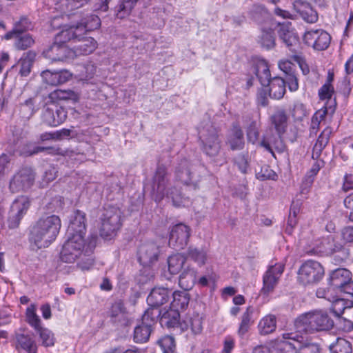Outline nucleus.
I'll return each instance as SVG.
<instances>
[{"label": "nucleus", "mask_w": 353, "mask_h": 353, "mask_svg": "<svg viewBox=\"0 0 353 353\" xmlns=\"http://www.w3.org/2000/svg\"><path fill=\"white\" fill-rule=\"evenodd\" d=\"M353 303L351 301L344 299H337L332 302V310L338 317L341 316L345 309L352 307Z\"/></svg>", "instance_id": "52"}, {"label": "nucleus", "mask_w": 353, "mask_h": 353, "mask_svg": "<svg viewBox=\"0 0 353 353\" xmlns=\"http://www.w3.org/2000/svg\"><path fill=\"white\" fill-rule=\"evenodd\" d=\"M294 67V64L288 60H281L279 62V68L285 74V76L295 72Z\"/></svg>", "instance_id": "61"}, {"label": "nucleus", "mask_w": 353, "mask_h": 353, "mask_svg": "<svg viewBox=\"0 0 353 353\" xmlns=\"http://www.w3.org/2000/svg\"><path fill=\"white\" fill-rule=\"evenodd\" d=\"M253 313V308L248 307L245 312L243 314L241 321L238 330V333L240 336H243L249 330L252 324V315Z\"/></svg>", "instance_id": "50"}, {"label": "nucleus", "mask_w": 353, "mask_h": 353, "mask_svg": "<svg viewBox=\"0 0 353 353\" xmlns=\"http://www.w3.org/2000/svg\"><path fill=\"white\" fill-rule=\"evenodd\" d=\"M152 327L143 323L137 325L134 330V341L136 343H145L148 341Z\"/></svg>", "instance_id": "38"}, {"label": "nucleus", "mask_w": 353, "mask_h": 353, "mask_svg": "<svg viewBox=\"0 0 353 353\" xmlns=\"http://www.w3.org/2000/svg\"><path fill=\"white\" fill-rule=\"evenodd\" d=\"M294 9L307 23H313L317 21V12L311 7L310 3L296 0L293 3Z\"/></svg>", "instance_id": "20"}, {"label": "nucleus", "mask_w": 353, "mask_h": 353, "mask_svg": "<svg viewBox=\"0 0 353 353\" xmlns=\"http://www.w3.org/2000/svg\"><path fill=\"white\" fill-rule=\"evenodd\" d=\"M36 306L34 304L30 305L26 312L27 322L36 330L41 328V320L36 313Z\"/></svg>", "instance_id": "53"}, {"label": "nucleus", "mask_w": 353, "mask_h": 353, "mask_svg": "<svg viewBox=\"0 0 353 353\" xmlns=\"http://www.w3.org/2000/svg\"><path fill=\"white\" fill-rule=\"evenodd\" d=\"M258 327L261 334L265 335L273 332L276 327L275 316L273 315L265 316L260 321Z\"/></svg>", "instance_id": "40"}, {"label": "nucleus", "mask_w": 353, "mask_h": 353, "mask_svg": "<svg viewBox=\"0 0 353 353\" xmlns=\"http://www.w3.org/2000/svg\"><path fill=\"white\" fill-rule=\"evenodd\" d=\"M331 353H352V346L345 339L338 338L334 343L330 346Z\"/></svg>", "instance_id": "45"}, {"label": "nucleus", "mask_w": 353, "mask_h": 353, "mask_svg": "<svg viewBox=\"0 0 353 353\" xmlns=\"http://www.w3.org/2000/svg\"><path fill=\"white\" fill-rule=\"evenodd\" d=\"M30 203L28 196H21L13 201L10 208L23 217L30 206Z\"/></svg>", "instance_id": "41"}, {"label": "nucleus", "mask_w": 353, "mask_h": 353, "mask_svg": "<svg viewBox=\"0 0 353 353\" xmlns=\"http://www.w3.org/2000/svg\"><path fill=\"white\" fill-rule=\"evenodd\" d=\"M180 321V314L177 309L170 307L169 310L161 313L160 323L162 326L168 328L177 327Z\"/></svg>", "instance_id": "27"}, {"label": "nucleus", "mask_w": 353, "mask_h": 353, "mask_svg": "<svg viewBox=\"0 0 353 353\" xmlns=\"http://www.w3.org/2000/svg\"><path fill=\"white\" fill-rule=\"evenodd\" d=\"M100 26L101 19L97 15H88L75 25L64 26L57 39L59 41H70L71 39L82 38L83 34L97 30Z\"/></svg>", "instance_id": "3"}, {"label": "nucleus", "mask_w": 353, "mask_h": 353, "mask_svg": "<svg viewBox=\"0 0 353 353\" xmlns=\"http://www.w3.org/2000/svg\"><path fill=\"white\" fill-rule=\"evenodd\" d=\"M30 55L31 54L29 53L25 57H21L18 63L19 65L20 66L19 73L21 74V76L26 77L30 72L32 66V60L30 57Z\"/></svg>", "instance_id": "57"}, {"label": "nucleus", "mask_w": 353, "mask_h": 353, "mask_svg": "<svg viewBox=\"0 0 353 353\" xmlns=\"http://www.w3.org/2000/svg\"><path fill=\"white\" fill-rule=\"evenodd\" d=\"M158 254L159 248L153 242L143 243L138 251L139 260L144 265H150L157 261Z\"/></svg>", "instance_id": "16"}, {"label": "nucleus", "mask_w": 353, "mask_h": 353, "mask_svg": "<svg viewBox=\"0 0 353 353\" xmlns=\"http://www.w3.org/2000/svg\"><path fill=\"white\" fill-rule=\"evenodd\" d=\"M168 181L167 179V171L164 166H159L154 176L152 184V192L156 201H160L164 196H170L173 203L176 206L183 205L180 193H174L172 190L168 188Z\"/></svg>", "instance_id": "4"}, {"label": "nucleus", "mask_w": 353, "mask_h": 353, "mask_svg": "<svg viewBox=\"0 0 353 353\" xmlns=\"http://www.w3.org/2000/svg\"><path fill=\"white\" fill-rule=\"evenodd\" d=\"M85 236L68 234V239L63 245L60 257L65 263H73L85 250Z\"/></svg>", "instance_id": "6"}, {"label": "nucleus", "mask_w": 353, "mask_h": 353, "mask_svg": "<svg viewBox=\"0 0 353 353\" xmlns=\"http://www.w3.org/2000/svg\"><path fill=\"white\" fill-rule=\"evenodd\" d=\"M304 43L314 50H325L330 43L331 37L322 29H311L305 32L303 35Z\"/></svg>", "instance_id": "10"}, {"label": "nucleus", "mask_w": 353, "mask_h": 353, "mask_svg": "<svg viewBox=\"0 0 353 353\" xmlns=\"http://www.w3.org/2000/svg\"><path fill=\"white\" fill-rule=\"evenodd\" d=\"M294 326L297 332H313L332 329L334 321L326 311L314 310L299 316Z\"/></svg>", "instance_id": "2"}, {"label": "nucleus", "mask_w": 353, "mask_h": 353, "mask_svg": "<svg viewBox=\"0 0 353 353\" xmlns=\"http://www.w3.org/2000/svg\"><path fill=\"white\" fill-rule=\"evenodd\" d=\"M228 143L232 150H240L243 148V133L241 128L237 123H234L232 125V128L228 139Z\"/></svg>", "instance_id": "24"}, {"label": "nucleus", "mask_w": 353, "mask_h": 353, "mask_svg": "<svg viewBox=\"0 0 353 353\" xmlns=\"http://www.w3.org/2000/svg\"><path fill=\"white\" fill-rule=\"evenodd\" d=\"M284 80L285 81V84L287 83L288 85V88L290 91L293 92L298 90L299 83L295 72L285 76V79Z\"/></svg>", "instance_id": "63"}, {"label": "nucleus", "mask_w": 353, "mask_h": 353, "mask_svg": "<svg viewBox=\"0 0 353 353\" xmlns=\"http://www.w3.org/2000/svg\"><path fill=\"white\" fill-rule=\"evenodd\" d=\"M163 353H175L174 339L171 336H165L158 341Z\"/></svg>", "instance_id": "55"}, {"label": "nucleus", "mask_w": 353, "mask_h": 353, "mask_svg": "<svg viewBox=\"0 0 353 353\" xmlns=\"http://www.w3.org/2000/svg\"><path fill=\"white\" fill-rule=\"evenodd\" d=\"M160 316H161V311L158 307H151L148 308L142 316L141 322L153 327Z\"/></svg>", "instance_id": "48"}, {"label": "nucleus", "mask_w": 353, "mask_h": 353, "mask_svg": "<svg viewBox=\"0 0 353 353\" xmlns=\"http://www.w3.org/2000/svg\"><path fill=\"white\" fill-rule=\"evenodd\" d=\"M86 232V214L77 210L71 215L68 229V234H81L85 236Z\"/></svg>", "instance_id": "15"}, {"label": "nucleus", "mask_w": 353, "mask_h": 353, "mask_svg": "<svg viewBox=\"0 0 353 353\" xmlns=\"http://www.w3.org/2000/svg\"><path fill=\"white\" fill-rule=\"evenodd\" d=\"M292 59L299 64L303 74L305 75L310 72V68L305 63V59L301 56L299 54H294L292 56Z\"/></svg>", "instance_id": "64"}, {"label": "nucleus", "mask_w": 353, "mask_h": 353, "mask_svg": "<svg viewBox=\"0 0 353 353\" xmlns=\"http://www.w3.org/2000/svg\"><path fill=\"white\" fill-rule=\"evenodd\" d=\"M255 74L263 86H267L271 81L268 63L264 59H259L254 65Z\"/></svg>", "instance_id": "25"}, {"label": "nucleus", "mask_w": 353, "mask_h": 353, "mask_svg": "<svg viewBox=\"0 0 353 353\" xmlns=\"http://www.w3.org/2000/svg\"><path fill=\"white\" fill-rule=\"evenodd\" d=\"M48 97L52 103H57L60 101L77 102L79 99V94L70 90H55L49 94Z\"/></svg>", "instance_id": "28"}, {"label": "nucleus", "mask_w": 353, "mask_h": 353, "mask_svg": "<svg viewBox=\"0 0 353 353\" xmlns=\"http://www.w3.org/2000/svg\"><path fill=\"white\" fill-rule=\"evenodd\" d=\"M324 275L321 264L309 260L303 263L298 272V281L303 285H314L320 281Z\"/></svg>", "instance_id": "8"}, {"label": "nucleus", "mask_w": 353, "mask_h": 353, "mask_svg": "<svg viewBox=\"0 0 353 353\" xmlns=\"http://www.w3.org/2000/svg\"><path fill=\"white\" fill-rule=\"evenodd\" d=\"M191 234L189 226L179 223L174 225L170 231L169 243L175 249H183L188 241Z\"/></svg>", "instance_id": "12"}, {"label": "nucleus", "mask_w": 353, "mask_h": 353, "mask_svg": "<svg viewBox=\"0 0 353 353\" xmlns=\"http://www.w3.org/2000/svg\"><path fill=\"white\" fill-rule=\"evenodd\" d=\"M61 33V31L56 34L54 43L45 52L46 57L52 61H62L71 57L72 52L65 45L69 41H59L57 39Z\"/></svg>", "instance_id": "13"}, {"label": "nucleus", "mask_w": 353, "mask_h": 353, "mask_svg": "<svg viewBox=\"0 0 353 353\" xmlns=\"http://www.w3.org/2000/svg\"><path fill=\"white\" fill-rule=\"evenodd\" d=\"M39 332L40 338L42 341V344L46 347L53 346L55 341L54 334L46 328L37 330Z\"/></svg>", "instance_id": "56"}, {"label": "nucleus", "mask_w": 353, "mask_h": 353, "mask_svg": "<svg viewBox=\"0 0 353 353\" xmlns=\"http://www.w3.org/2000/svg\"><path fill=\"white\" fill-rule=\"evenodd\" d=\"M61 227L57 215L40 217L29 228L28 239L31 246L37 249L46 248L56 239Z\"/></svg>", "instance_id": "1"}, {"label": "nucleus", "mask_w": 353, "mask_h": 353, "mask_svg": "<svg viewBox=\"0 0 353 353\" xmlns=\"http://www.w3.org/2000/svg\"><path fill=\"white\" fill-rule=\"evenodd\" d=\"M172 291L165 288H154L147 298V302L150 307H158L165 303Z\"/></svg>", "instance_id": "21"}, {"label": "nucleus", "mask_w": 353, "mask_h": 353, "mask_svg": "<svg viewBox=\"0 0 353 353\" xmlns=\"http://www.w3.org/2000/svg\"><path fill=\"white\" fill-rule=\"evenodd\" d=\"M41 77L47 84L58 85L68 81L72 77V74L65 70L61 71L46 70L42 72Z\"/></svg>", "instance_id": "19"}, {"label": "nucleus", "mask_w": 353, "mask_h": 353, "mask_svg": "<svg viewBox=\"0 0 353 353\" xmlns=\"http://www.w3.org/2000/svg\"><path fill=\"white\" fill-rule=\"evenodd\" d=\"M330 109L331 106L327 107L326 105L315 112L311 121L310 130L312 132L316 133L319 129L320 123L325 120V116Z\"/></svg>", "instance_id": "43"}, {"label": "nucleus", "mask_w": 353, "mask_h": 353, "mask_svg": "<svg viewBox=\"0 0 353 353\" xmlns=\"http://www.w3.org/2000/svg\"><path fill=\"white\" fill-rule=\"evenodd\" d=\"M34 43V39L29 34H25L19 38L15 42V47L18 50H26L32 46Z\"/></svg>", "instance_id": "58"}, {"label": "nucleus", "mask_w": 353, "mask_h": 353, "mask_svg": "<svg viewBox=\"0 0 353 353\" xmlns=\"http://www.w3.org/2000/svg\"><path fill=\"white\" fill-rule=\"evenodd\" d=\"M323 161H316L312 165L311 169L307 172V174L305 176L301 188V192L305 193L308 191V189L311 187L312 184L314 181V176L317 174L321 168L322 167Z\"/></svg>", "instance_id": "37"}, {"label": "nucleus", "mask_w": 353, "mask_h": 353, "mask_svg": "<svg viewBox=\"0 0 353 353\" xmlns=\"http://www.w3.org/2000/svg\"><path fill=\"white\" fill-rule=\"evenodd\" d=\"M32 25L28 18L22 17L14 24L13 29L6 33L4 38L7 40L18 37L19 34L31 28Z\"/></svg>", "instance_id": "32"}, {"label": "nucleus", "mask_w": 353, "mask_h": 353, "mask_svg": "<svg viewBox=\"0 0 353 353\" xmlns=\"http://www.w3.org/2000/svg\"><path fill=\"white\" fill-rule=\"evenodd\" d=\"M291 339H284L276 341L272 345L274 353H297V343L293 341H289Z\"/></svg>", "instance_id": "31"}, {"label": "nucleus", "mask_w": 353, "mask_h": 353, "mask_svg": "<svg viewBox=\"0 0 353 353\" xmlns=\"http://www.w3.org/2000/svg\"><path fill=\"white\" fill-rule=\"evenodd\" d=\"M188 257L194 261L199 266L204 265L208 259V250L206 248H198L190 246L187 251Z\"/></svg>", "instance_id": "29"}, {"label": "nucleus", "mask_w": 353, "mask_h": 353, "mask_svg": "<svg viewBox=\"0 0 353 353\" xmlns=\"http://www.w3.org/2000/svg\"><path fill=\"white\" fill-rule=\"evenodd\" d=\"M18 345L27 353H37V345L34 340L29 336L19 334L17 336Z\"/></svg>", "instance_id": "44"}, {"label": "nucleus", "mask_w": 353, "mask_h": 353, "mask_svg": "<svg viewBox=\"0 0 353 353\" xmlns=\"http://www.w3.org/2000/svg\"><path fill=\"white\" fill-rule=\"evenodd\" d=\"M109 315L114 321H121L125 318V310L121 301L114 303L109 311Z\"/></svg>", "instance_id": "51"}, {"label": "nucleus", "mask_w": 353, "mask_h": 353, "mask_svg": "<svg viewBox=\"0 0 353 353\" xmlns=\"http://www.w3.org/2000/svg\"><path fill=\"white\" fill-rule=\"evenodd\" d=\"M258 43L265 49L273 48L275 46V36L273 30L263 29L258 37Z\"/></svg>", "instance_id": "36"}, {"label": "nucleus", "mask_w": 353, "mask_h": 353, "mask_svg": "<svg viewBox=\"0 0 353 353\" xmlns=\"http://www.w3.org/2000/svg\"><path fill=\"white\" fill-rule=\"evenodd\" d=\"M351 272L345 268H339L333 271L330 277V284L334 288L339 289L351 280Z\"/></svg>", "instance_id": "23"}, {"label": "nucleus", "mask_w": 353, "mask_h": 353, "mask_svg": "<svg viewBox=\"0 0 353 353\" xmlns=\"http://www.w3.org/2000/svg\"><path fill=\"white\" fill-rule=\"evenodd\" d=\"M307 114L305 105L299 102L294 103L291 114L296 120H301Z\"/></svg>", "instance_id": "59"}, {"label": "nucleus", "mask_w": 353, "mask_h": 353, "mask_svg": "<svg viewBox=\"0 0 353 353\" xmlns=\"http://www.w3.org/2000/svg\"><path fill=\"white\" fill-rule=\"evenodd\" d=\"M259 135V133L257 128H256V123L252 122L248 129V139L250 142L254 143L258 140Z\"/></svg>", "instance_id": "62"}, {"label": "nucleus", "mask_w": 353, "mask_h": 353, "mask_svg": "<svg viewBox=\"0 0 353 353\" xmlns=\"http://www.w3.org/2000/svg\"><path fill=\"white\" fill-rule=\"evenodd\" d=\"M196 270L193 268L188 267L179 276V285L185 290H190L196 282Z\"/></svg>", "instance_id": "26"}, {"label": "nucleus", "mask_w": 353, "mask_h": 353, "mask_svg": "<svg viewBox=\"0 0 353 353\" xmlns=\"http://www.w3.org/2000/svg\"><path fill=\"white\" fill-rule=\"evenodd\" d=\"M203 317L199 314H194L186 321L187 326L189 327L194 334H199L203 330Z\"/></svg>", "instance_id": "47"}, {"label": "nucleus", "mask_w": 353, "mask_h": 353, "mask_svg": "<svg viewBox=\"0 0 353 353\" xmlns=\"http://www.w3.org/2000/svg\"><path fill=\"white\" fill-rule=\"evenodd\" d=\"M279 36L292 52H296V46L299 45V39L294 33L288 30H281Z\"/></svg>", "instance_id": "42"}, {"label": "nucleus", "mask_w": 353, "mask_h": 353, "mask_svg": "<svg viewBox=\"0 0 353 353\" xmlns=\"http://www.w3.org/2000/svg\"><path fill=\"white\" fill-rule=\"evenodd\" d=\"M284 339H291L292 341L297 343V350L299 353H319V347L316 343H312L307 339H304L303 336H301L296 332V333H284Z\"/></svg>", "instance_id": "17"}, {"label": "nucleus", "mask_w": 353, "mask_h": 353, "mask_svg": "<svg viewBox=\"0 0 353 353\" xmlns=\"http://www.w3.org/2000/svg\"><path fill=\"white\" fill-rule=\"evenodd\" d=\"M101 220V236L103 238L111 237L121 226V211L118 208L109 206L105 208Z\"/></svg>", "instance_id": "7"}, {"label": "nucleus", "mask_w": 353, "mask_h": 353, "mask_svg": "<svg viewBox=\"0 0 353 353\" xmlns=\"http://www.w3.org/2000/svg\"><path fill=\"white\" fill-rule=\"evenodd\" d=\"M288 117L285 110H279L272 116V122L278 133H281L285 130L287 125Z\"/></svg>", "instance_id": "49"}, {"label": "nucleus", "mask_w": 353, "mask_h": 353, "mask_svg": "<svg viewBox=\"0 0 353 353\" xmlns=\"http://www.w3.org/2000/svg\"><path fill=\"white\" fill-rule=\"evenodd\" d=\"M176 179L181 183L188 185L192 181V172L190 163L187 160H183L179 163L176 170Z\"/></svg>", "instance_id": "34"}, {"label": "nucleus", "mask_w": 353, "mask_h": 353, "mask_svg": "<svg viewBox=\"0 0 353 353\" xmlns=\"http://www.w3.org/2000/svg\"><path fill=\"white\" fill-rule=\"evenodd\" d=\"M284 268L285 265L283 263H276L268 267L263 276V287L261 290L263 295L268 296L274 292Z\"/></svg>", "instance_id": "9"}, {"label": "nucleus", "mask_w": 353, "mask_h": 353, "mask_svg": "<svg viewBox=\"0 0 353 353\" xmlns=\"http://www.w3.org/2000/svg\"><path fill=\"white\" fill-rule=\"evenodd\" d=\"M35 173L30 168H23L17 172L10 182V189L12 192L25 190L34 183Z\"/></svg>", "instance_id": "11"}, {"label": "nucleus", "mask_w": 353, "mask_h": 353, "mask_svg": "<svg viewBox=\"0 0 353 353\" xmlns=\"http://www.w3.org/2000/svg\"><path fill=\"white\" fill-rule=\"evenodd\" d=\"M270 96L275 99H281L285 93V81L283 78L274 77L270 81Z\"/></svg>", "instance_id": "30"}, {"label": "nucleus", "mask_w": 353, "mask_h": 353, "mask_svg": "<svg viewBox=\"0 0 353 353\" xmlns=\"http://www.w3.org/2000/svg\"><path fill=\"white\" fill-rule=\"evenodd\" d=\"M22 218L21 215L10 208L8 217V227L12 229L17 228Z\"/></svg>", "instance_id": "60"}, {"label": "nucleus", "mask_w": 353, "mask_h": 353, "mask_svg": "<svg viewBox=\"0 0 353 353\" xmlns=\"http://www.w3.org/2000/svg\"><path fill=\"white\" fill-rule=\"evenodd\" d=\"M261 145L274 155L273 150L283 152L285 150V145L279 135L273 134L272 132L267 133L261 142Z\"/></svg>", "instance_id": "22"}, {"label": "nucleus", "mask_w": 353, "mask_h": 353, "mask_svg": "<svg viewBox=\"0 0 353 353\" xmlns=\"http://www.w3.org/2000/svg\"><path fill=\"white\" fill-rule=\"evenodd\" d=\"M334 92V87L330 83H326L324 84L319 90V96L321 100L326 101L324 105L327 107L331 106L330 110L332 112L334 111V107L336 105L335 100H332V95Z\"/></svg>", "instance_id": "33"}, {"label": "nucleus", "mask_w": 353, "mask_h": 353, "mask_svg": "<svg viewBox=\"0 0 353 353\" xmlns=\"http://www.w3.org/2000/svg\"><path fill=\"white\" fill-rule=\"evenodd\" d=\"M185 261V256L181 254H176L170 256L168 259V270L170 274H178Z\"/></svg>", "instance_id": "39"}, {"label": "nucleus", "mask_w": 353, "mask_h": 353, "mask_svg": "<svg viewBox=\"0 0 353 353\" xmlns=\"http://www.w3.org/2000/svg\"><path fill=\"white\" fill-rule=\"evenodd\" d=\"M138 0H122L117 10V17L123 19L131 13Z\"/></svg>", "instance_id": "46"}, {"label": "nucleus", "mask_w": 353, "mask_h": 353, "mask_svg": "<svg viewBox=\"0 0 353 353\" xmlns=\"http://www.w3.org/2000/svg\"><path fill=\"white\" fill-rule=\"evenodd\" d=\"M74 43H79L74 47L73 53L77 56L88 55L92 53L97 48V41L92 37H86L85 34H83L82 38L71 39L70 41Z\"/></svg>", "instance_id": "18"}, {"label": "nucleus", "mask_w": 353, "mask_h": 353, "mask_svg": "<svg viewBox=\"0 0 353 353\" xmlns=\"http://www.w3.org/2000/svg\"><path fill=\"white\" fill-rule=\"evenodd\" d=\"M173 300L171 303L170 307L179 310L185 309L190 301L189 294L185 291H175L172 292Z\"/></svg>", "instance_id": "35"}, {"label": "nucleus", "mask_w": 353, "mask_h": 353, "mask_svg": "<svg viewBox=\"0 0 353 353\" xmlns=\"http://www.w3.org/2000/svg\"><path fill=\"white\" fill-rule=\"evenodd\" d=\"M203 152L210 157L217 156L221 148V142L217 130L210 123L202 126L199 132Z\"/></svg>", "instance_id": "5"}, {"label": "nucleus", "mask_w": 353, "mask_h": 353, "mask_svg": "<svg viewBox=\"0 0 353 353\" xmlns=\"http://www.w3.org/2000/svg\"><path fill=\"white\" fill-rule=\"evenodd\" d=\"M66 119L67 111L63 107H47L43 113V121L50 126L56 127L63 123Z\"/></svg>", "instance_id": "14"}, {"label": "nucleus", "mask_w": 353, "mask_h": 353, "mask_svg": "<svg viewBox=\"0 0 353 353\" xmlns=\"http://www.w3.org/2000/svg\"><path fill=\"white\" fill-rule=\"evenodd\" d=\"M81 7V3L77 0H59L56 8L61 12L66 14Z\"/></svg>", "instance_id": "54"}]
</instances>
